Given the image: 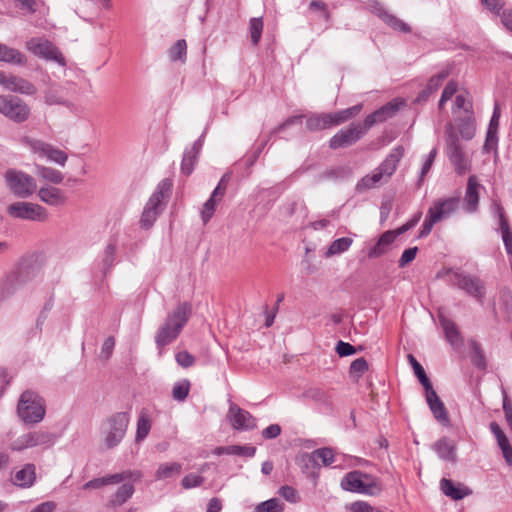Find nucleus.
I'll use <instances>...</instances> for the list:
<instances>
[{
    "label": "nucleus",
    "mask_w": 512,
    "mask_h": 512,
    "mask_svg": "<svg viewBox=\"0 0 512 512\" xmlns=\"http://www.w3.org/2000/svg\"><path fill=\"white\" fill-rule=\"evenodd\" d=\"M191 315V305L187 302L178 304L173 312L167 315L165 322L155 335L158 348H163L177 339Z\"/></svg>",
    "instance_id": "nucleus-1"
},
{
    "label": "nucleus",
    "mask_w": 512,
    "mask_h": 512,
    "mask_svg": "<svg viewBox=\"0 0 512 512\" xmlns=\"http://www.w3.org/2000/svg\"><path fill=\"white\" fill-rule=\"evenodd\" d=\"M403 156L404 148L402 146L393 148L371 174H367L358 181L356 189L361 192L372 189L382 182L386 183L396 171Z\"/></svg>",
    "instance_id": "nucleus-2"
},
{
    "label": "nucleus",
    "mask_w": 512,
    "mask_h": 512,
    "mask_svg": "<svg viewBox=\"0 0 512 512\" xmlns=\"http://www.w3.org/2000/svg\"><path fill=\"white\" fill-rule=\"evenodd\" d=\"M129 422L130 417L126 412H116L101 422L100 435L107 449H113L122 442Z\"/></svg>",
    "instance_id": "nucleus-3"
},
{
    "label": "nucleus",
    "mask_w": 512,
    "mask_h": 512,
    "mask_svg": "<svg viewBox=\"0 0 512 512\" xmlns=\"http://www.w3.org/2000/svg\"><path fill=\"white\" fill-rule=\"evenodd\" d=\"M446 274L449 285L462 290L480 304L484 303L486 285L479 276L452 269L447 270Z\"/></svg>",
    "instance_id": "nucleus-4"
},
{
    "label": "nucleus",
    "mask_w": 512,
    "mask_h": 512,
    "mask_svg": "<svg viewBox=\"0 0 512 512\" xmlns=\"http://www.w3.org/2000/svg\"><path fill=\"white\" fill-rule=\"evenodd\" d=\"M17 413L26 424L39 423L45 417V401L36 392L26 390L20 396Z\"/></svg>",
    "instance_id": "nucleus-5"
},
{
    "label": "nucleus",
    "mask_w": 512,
    "mask_h": 512,
    "mask_svg": "<svg viewBox=\"0 0 512 512\" xmlns=\"http://www.w3.org/2000/svg\"><path fill=\"white\" fill-rule=\"evenodd\" d=\"M172 183L168 179L162 180L146 203L141 215L140 225L143 229H150L163 210V201L169 196Z\"/></svg>",
    "instance_id": "nucleus-6"
},
{
    "label": "nucleus",
    "mask_w": 512,
    "mask_h": 512,
    "mask_svg": "<svg viewBox=\"0 0 512 512\" xmlns=\"http://www.w3.org/2000/svg\"><path fill=\"white\" fill-rule=\"evenodd\" d=\"M4 178L7 187L18 198H28L37 190L35 179L21 170L8 169Z\"/></svg>",
    "instance_id": "nucleus-7"
},
{
    "label": "nucleus",
    "mask_w": 512,
    "mask_h": 512,
    "mask_svg": "<svg viewBox=\"0 0 512 512\" xmlns=\"http://www.w3.org/2000/svg\"><path fill=\"white\" fill-rule=\"evenodd\" d=\"M0 114L15 123H23L29 119L31 109L20 97L7 94L0 95Z\"/></svg>",
    "instance_id": "nucleus-8"
},
{
    "label": "nucleus",
    "mask_w": 512,
    "mask_h": 512,
    "mask_svg": "<svg viewBox=\"0 0 512 512\" xmlns=\"http://www.w3.org/2000/svg\"><path fill=\"white\" fill-rule=\"evenodd\" d=\"M445 141L446 154L451 164L458 174L465 173L468 170L467 160L459 137L451 124L447 126Z\"/></svg>",
    "instance_id": "nucleus-9"
},
{
    "label": "nucleus",
    "mask_w": 512,
    "mask_h": 512,
    "mask_svg": "<svg viewBox=\"0 0 512 512\" xmlns=\"http://www.w3.org/2000/svg\"><path fill=\"white\" fill-rule=\"evenodd\" d=\"M341 487L349 492L367 495H374L375 491L378 490L371 476L361 471L347 473L341 481Z\"/></svg>",
    "instance_id": "nucleus-10"
},
{
    "label": "nucleus",
    "mask_w": 512,
    "mask_h": 512,
    "mask_svg": "<svg viewBox=\"0 0 512 512\" xmlns=\"http://www.w3.org/2000/svg\"><path fill=\"white\" fill-rule=\"evenodd\" d=\"M8 214L17 219L44 222L49 218L47 209L32 202H14L7 208Z\"/></svg>",
    "instance_id": "nucleus-11"
},
{
    "label": "nucleus",
    "mask_w": 512,
    "mask_h": 512,
    "mask_svg": "<svg viewBox=\"0 0 512 512\" xmlns=\"http://www.w3.org/2000/svg\"><path fill=\"white\" fill-rule=\"evenodd\" d=\"M56 436L53 433L44 430H36L19 436L11 444V449L22 451L27 448L43 447L49 448L54 445Z\"/></svg>",
    "instance_id": "nucleus-12"
},
{
    "label": "nucleus",
    "mask_w": 512,
    "mask_h": 512,
    "mask_svg": "<svg viewBox=\"0 0 512 512\" xmlns=\"http://www.w3.org/2000/svg\"><path fill=\"white\" fill-rule=\"evenodd\" d=\"M25 143L40 158H46L47 161L54 162L60 166H64L67 162L68 155L49 143L30 138L25 139Z\"/></svg>",
    "instance_id": "nucleus-13"
},
{
    "label": "nucleus",
    "mask_w": 512,
    "mask_h": 512,
    "mask_svg": "<svg viewBox=\"0 0 512 512\" xmlns=\"http://www.w3.org/2000/svg\"><path fill=\"white\" fill-rule=\"evenodd\" d=\"M27 49L34 55L57 62L64 66L65 58L59 49L49 40L41 38H31L26 43Z\"/></svg>",
    "instance_id": "nucleus-14"
},
{
    "label": "nucleus",
    "mask_w": 512,
    "mask_h": 512,
    "mask_svg": "<svg viewBox=\"0 0 512 512\" xmlns=\"http://www.w3.org/2000/svg\"><path fill=\"white\" fill-rule=\"evenodd\" d=\"M230 181V174L225 173L221 177L215 189L212 191L209 199L203 204L200 216L203 224H207L213 217L217 205L222 201Z\"/></svg>",
    "instance_id": "nucleus-15"
},
{
    "label": "nucleus",
    "mask_w": 512,
    "mask_h": 512,
    "mask_svg": "<svg viewBox=\"0 0 512 512\" xmlns=\"http://www.w3.org/2000/svg\"><path fill=\"white\" fill-rule=\"evenodd\" d=\"M365 135V129H362L360 123H353L347 128L339 130L330 140L331 149L349 147L359 141Z\"/></svg>",
    "instance_id": "nucleus-16"
},
{
    "label": "nucleus",
    "mask_w": 512,
    "mask_h": 512,
    "mask_svg": "<svg viewBox=\"0 0 512 512\" xmlns=\"http://www.w3.org/2000/svg\"><path fill=\"white\" fill-rule=\"evenodd\" d=\"M459 197L441 198L434 201L427 213L438 223L449 218L459 207Z\"/></svg>",
    "instance_id": "nucleus-17"
},
{
    "label": "nucleus",
    "mask_w": 512,
    "mask_h": 512,
    "mask_svg": "<svg viewBox=\"0 0 512 512\" xmlns=\"http://www.w3.org/2000/svg\"><path fill=\"white\" fill-rule=\"evenodd\" d=\"M26 272L22 269L10 272L0 284V297L6 299L15 294L26 282Z\"/></svg>",
    "instance_id": "nucleus-18"
},
{
    "label": "nucleus",
    "mask_w": 512,
    "mask_h": 512,
    "mask_svg": "<svg viewBox=\"0 0 512 512\" xmlns=\"http://www.w3.org/2000/svg\"><path fill=\"white\" fill-rule=\"evenodd\" d=\"M231 425L236 430H250L256 427L254 417L236 404H231L228 411Z\"/></svg>",
    "instance_id": "nucleus-19"
},
{
    "label": "nucleus",
    "mask_w": 512,
    "mask_h": 512,
    "mask_svg": "<svg viewBox=\"0 0 512 512\" xmlns=\"http://www.w3.org/2000/svg\"><path fill=\"white\" fill-rule=\"evenodd\" d=\"M203 135L199 137L191 147L184 150L181 161V173L184 176H190L198 162L199 154L203 147Z\"/></svg>",
    "instance_id": "nucleus-20"
},
{
    "label": "nucleus",
    "mask_w": 512,
    "mask_h": 512,
    "mask_svg": "<svg viewBox=\"0 0 512 512\" xmlns=\"http://www.w3.org/2000/svg\"><path fill=\"white\" fill-rule=\"evenodd\" d=\"M426 402L434 416V418L441 424H449V416L447 409L442 400L437 395L433 386L425 390Z\"/></svg>",
    "instance_id": "nucleus-21"
},
{
    "label": "nucleus",
    "mask_w": 512,
    "mask_h": 512,
    "mask_svg": "<svg viewBox=\"0 0 512 512\" xmlns=\"http://www.w3.org/2000/svg\"><path fill=\"white\" fill-rule=\"evenodd\" d=\"M483 186L478 182L476 176L468 178L463 205L467 213H475L478 210L479 194Z\"/></svg>",
    "instance_id": "nucleus-22"
},
{
    "label": "nucleus",
    "mask_w": 512,
    "mask_h": 512,
    "mask_svg": "<svg viewBox=\"0 0 512 512\" xmlns=\"http://www.w3.org/2000/svg\"><path fill=\"white\" fill-rule=\"evenodd\" d=\"M501 117V109L498 102H495L493 113L491 119L489 121L486 139L484 143V150L489 152L492 149L496 148L498 143V129H499V121Z\"/></svg>",
    "instance_id": "nucleus-23"
},
{
    "label": "nucleus",
    "mask_w": 512,
    "mask_h": 512,
    "mask_svg": "<svg viewBox=\"0 0 512 512\" xmlns=\"http://www.w3.org/2000/svg\"><path fill=\"white\" fill-rule=\"evenodd\" d=\"M11 481L20 488H30L36 481V467L34 464L27 463L21 469L15 471Z\"/></svg>",
    "instance_id": "nucleus-24"
},
{
    "label": "nucleus",
    "mask_w": 512,
    "mask_h": 512,
    "mask_svg": "<svg viewBox=\"0 0 512 512\" xmlns=\"http://www.w3.org/2000/svg\"><path fill=\"white\" fill-rule=\"evenodd\" d=\"M302 460L306 463V466H318L322 463L324 466L331 465L334 462V451L331 448H319L314 450L310 454H305Z\"/></svg>",
    "instance_id": "nucleus-25"
},
{
    "label": "nucleus",
    "mask_w": 512,
    "mask_h": 512,
    "mask_svg": "<svg viewBox=\"0 0 512 512\" xmlns=\"http://www.w3.org/2000/svg\"><path fill=\"white\" fill-rule=\"evenodd\" d=\"M396 238L397 236L395 232H393V230H388L384 232L379 237L378 241L369 249L368 257L378 258L387 253Z\"/></svg>",
    "instance_id": "nucleus-26"
},
{
    "label": "nucleus",
    "mask_w": 512,
    "mask_h": 512,
    "mask_svg": "<svg viewBox=\"0 0 512 512\" xmlns=\"http://www.w3.org/2000/svg\"><path fill=\"white\" fill-rule=\"evenodd\" d=\"M38 197L42 202L50 206H60L66 202L64 192L54 186L41 187L38 191Z\"/></svg>",
    "instance_id": "nucleus-27"
},
{
    "label": "nucleus",
    "mask_w": 512,
    "mask_h": 512,
    "mask_svg": "<svg viewBox=\"0 0 512 512\" xmlns=\"http://www.w3.org/2000/svg\"><path fill=\"white\" fill-rule=\"evenodd\" d=\"M440 488L444 495L453 500H461L471 494V490L463 484H455L452 480L443 478L440 481Z\"/></svg>",
    "instance_id": "nucleus-28"
},
{
    "label": "nucleus",
    "mask_w": 512,
    "mask_h": 512,
    "mask_svg": "<svg viewBox=\"0 0 512 512\" xmlns=\"http://www.w3.org/2000/svg\"><path fill=\"white\" fill-rule=\"evenodd\" d=\"M7 90L27 96H33L37 92V88L32 82L15 75H11Z\"/></svg>",
    "instance_id": "nucleus-29"
},
{
    "label": "nucleus",
    "mask_w": 512,
    "mask_h": 512,
    "mask_svg": "<svg viewBox=\"0 0 512 512\" xmlns=\"http://www.w3.org/2000/svg\"><path fill=\"white\" fill-rule=\"evenodd\" d=\"M0 62L23 66L26 64V56L13 47L0 43Z\"/></svg>",
    "instance_id": "nucleus-30"
},
{
    "label": "nucleus",
    "mask_w": 512,
    "mask_h": 512,
    "mask_svg": "<svg viewBox=\"0 0 512 512\" xmlns=\"http://www.w3.org/2000/svg\"><path fill=\"white\" fill-rule=\"evenodd\" d=\"M256 453V448L250 445H230V446H220L214 450V454L216 455H237L244 457H253Z\"/></svg>",
    "instance_id": "nucleus-31"
},
{
    "label": "nucleus",
    "mask_w": 512,
    "mask_h": 512,
    "mask_svg": "<svg viewBox=\"0 0 512 512\" xmlns=\"http://www.w3.org/2000/svg\"><path fill=\"white\" fill-rule=\"evenodd\" d=\"M433 448L441 459L450 462L456 460V447L447 438L444 437L436 441Z\"/></svg>",
    "instance_id": "nucleus-32"
},
{
    "label": "nucleus",
    "mask_w": 512,
    "mask_h": 512,
    "mask_svg": "<svg viewBox=\"0 0 512 512\" xmlns=\"http://www.w3.org/2000/svg\"><path fill=\"white\" fill-rule=\"evenodd\" d=\"M306 127L310 131H318L332 127L329 113L312 114L306 119Z\"/></svg>",
    "instance_id": "nucleus-33"
},
{
    "label": "nucleus",
    "mask_w": 512,
    "mask_h": 512,
    "mask_svg": "<svg viewBox=\"0 0 512 512\" xmlns=\"http://www.w3.org/2000/svg\"><path fill=\"white\" fill-rule=\"evenodd\" d=\"M495 212L499 219V231L501 232L504 246H512V230L509 227L504 209L500 204H495Z\"/></svg>",
    "instance_id": "nucleus-34"
},
{
    "label": "nucleus",
    "mask_w": 512,
    "mask_h": 512,
    "mask_svg": "<svg viewBox=\"0 0 512 512\" xmlns=\"http://www.w3.org/2000/svg\"><path fill=\"white\" fill-rule=\"evenodd\" d=\"M440 324L444 330L445 337L451 345H457L460 340V333L456 324L445 316H439Z\"/></svg>",
    "instance_id": "nucleus-35"
},
{
    "label": "nucleus",
    "mask_w": 512,
    "mask_h": 512,
    "mask_svg": "<svg viewBox=\"0 0 512 512\" xmlns=\"http://www.w3.org/2000/svg\"><path fill=\"white\" fill-rule=\"evenodd\" d=\"M362 110V104H357L347 109H343L334 113H329L332 117V127L340 125L349 119L355 117Z\"/></svg>",
    "instance_id": "nucleus-36"
},
{
    "label": "nucleus",
    "mask_w": 512,
    "mask_h": 512,
    "mask_svg": "<svg viewBox=\"0 0 512 512\" xmlns=\"http://www.w3.org/2000/svg\"><path fill=\"white\" fill-rule=\"evenodd\" d=\"M35 170L39 177L53 184H60L64 179L62 172L52 167L36 164Z\"/></svg>",
    "instance_id": "nucleus-37"
},
{
    "label": "nucleus",
    "mask_w": 512,
    "mask_h": 512,
    "mask_svg": "<svg viewBox=\"0 0 512 512\" xmlns=\"http://www.w3.org/2000/svg\"><path fill=\"white\" fill-rule=\"evenodd\" d=\"M135 489L133 484L125 483L121 485L116 493L110 499V505L113 507L123 505L128 499H130Z\"/></svg>",
    "instance_id": "nucleus-38"
},
{
    "label": "nucleus",
    "mask_w": 512,
    "mask_h": 512,
    "mask_svg": "<svg viewBox=\"0 0 512 512\" xmlns=\"http://www.w3.org/2000/svg\"><path fill=\"white\" fill-rule=\"evenodd\" d=\"M182 465L178 462H170L161 464L156 473L155 478L157 480H165L168 478H172L181 473Z\"/></svg>",
    "instance_id": "nucleus-39"
},
{
    "label": "nucleus",
    "mask_w": 512,
    "mask_h": 512,
    "mask_svg": "<svg viewBox=\"0 0 512 512\" xmlns=\"http://www.w3.org/2000/svg\"><path fill=\"white\" fill-rule=\"evenodd\" d=\"M350 170L345 166L331 167L323 171L319 176L318 180H340L345 179L349 176Z\"/></svg>",
    "instance_id": "nucleus-40"
},
{
    "label": "nucleus",
    "mask_w": 512,
    "mask_h": 512,
    "mask_svg": "<svg viewBox=\"0 0 512 512\" xmlns=\"http://www.w3.org/2000/svg\"><path fill=\"white\" fill-rule=\"evenodd\" d=\"M458 128L463 139L471 140L475 136L476 132L475 119L471 115L460 119Z\"/></svg>",
    "instance_id": "nucleus-41"
},
{
    "label": "nucleus",
    "mask_w": 512,
    "mask_h": 512,
    "mask_svg": "<svg viewBox=\"0 0 512 512\" xmlns=\"http://www.w3.org/2000/svg\"><path fill=\"white\" fill-rule=\"evenodd\" d=\"M408 360L410 365L413 368L414 374L418 378L419 382L422 384L424 390H427L428 388L432 387V383L428 376L426 375V372L422 365L416 360V358L412 355H408Z\"/></svg>",
    "instance_id": "nucleus-42"
},
{
    "label": "nucleus",
    "mask_w": 512,
    "mask_h": 512,
    "mask_svg": "<svg viewBox=\"0 0 512 512\" xmlns=\"http://www.w3.org/2000/svg\"><path fill=\"white\" fill-rule=\"evenodd\" d=\"M353 239L349 237H342L334 240L327 252L326 256H333V255H339L343 252H346L352 245Z\"/></svg>",
    "instance_id": "nucleus-43"
},
{
    "label": "nucleus",
    "mask_w": 512,
    "mask_h": 512,
    "mask_svg": "<svg viewBox=\"0 0 512 512\" xmlns=\"http://www.w3.org/2000/svg\"><path fill=\"white\" fill-rule=\"evenodd\" d=\"M141 477H142L141 472L136 471V470L135 471L126 470L121 473H115L112 475L105 476L107 485L108 484H117V483H120V482L128 480V479L137 481V480H140Z\"/></svg>",
    "instance_id": "nucleus-44"
},
{
    "label": "nucleus",
    "mask_w": 512,
    "mask_h": 512,
    "mask_svg": "<svg viewBox=\"0 0 512 512\" xmlns=\"http://www.w3.org/2000/svg\"><path fill=\"white\" fill-rule=\"evenodd\" d=\"M151 429V420L148 415L145 413H141L137 420V429L135 441L141 442L143 441L149 434Z\"/></svg>",
    "instance_id": "nucleus-45"
},
{
    "label": "nucleus",
    "mask_w": 512,
    "mask_h": 512,
    "mask_svg": "<svg viewBox=\"0 0 512 512\" xmlns=\"http://www.w3.org/2000/svg\"><path fill=\"white\" fill-rule=\"evenodd\" d=\"M470 350H471V360H472L473 365L479 369H485L486 368V358H485V355H484L481 345L476 341H472L470 343Z\"/></svg>",
    "instance_id": "nucleus-46"
},
{
    "label": "nucleus",
    "mask_w": 512,
    "mask_h": 512,
    "mask_svg": "<svg viewBox=\"0 0 512 512\" xmlns=\"http://www.w3.org/2000/svg\"><path fill=\"white\" fill-rule=\"evenodd\" d=\"M369 369V364L364 357L355 359L349 368V374L355 380H359Z\"/></svg>",
    "instance_id": "nucleus-47"
},
{
    "label": "nucleus",
    "mask_w": 512,
    "mask_h": 512,
    "mask_svg": "<svg viewBox=\"0 0 512 512\" xmlns=\"http://www.w3.org/2000/svg\"><path fill=\"white\" fill-rule=\"evenodd\" d=\"M190 391V381L187 379H183L174 384L172 388V397L174 400L183 402Z\"/></svg>",
    "instance_id": "nucleus-48"
},
{
    "label": "nucleus",
    "mask_w": 512,
    "mask_h": 512,
    "mask_svg": "<svg viewBox=\"0 0 512 512\" xmlns=\"http://www.w3.org/2000/svg\"><path fill=\"white\" fill-rule=\"evenodd\" d=\"M263 20L261 17L251 18L249 22L250 37L253 45H258L263 32Z\"/></svg>",
    "instance_id": "nucleus-49"
},
{
    "label": "nucleus",
    "mask_w": 512,
    "mask_h": 512,
    "mask_svg": "<svg viewBox=\"0 0 512 512\" xmlns=\"http://www.w3.org/2000/svg\"><path fill=\"white\" fill-rule=\"evenodd\" d=\"M283 509V503L278 498H272L258 504L255 512H282Z\"/></svg>",
    "instance_id": "nucleus-50"
},
{
    "label": "nucleus",
    "mask_w": 512,
    "mask_h": 512,
    "mask_svg": "<svg viewBox=\"0 0 512 512\" xmlns=\"http://www.w3.org/2000/svg\"><path fill=\"white\" fill-rule=\"evenodd\" d=\"M45 103L47 105H66L67 101L61 95L58 88L50 87L45 91Z\"/></svg>",
    "instance_id": "nucleus-51"
},
{
    "label": "nucleus",
    "mask_w": 512,
    "mask_h": 512,
    "mask_svg": "<svg viewBox=\"0 0 512 512\" xmlns=\"http://www.w3.org/2000/svg\"><path fill=\"white\" fill-rule=\"evenodd\" d=\"M383 22L395 31H400L403 33L411 32V27L407 23L391 13L386 16V19Z\"/></svg>",
    "instance_id": "nucleus-52"
},
{
    "label": "nucleus",
    "mask_w": 512,
    "mask_h": 512,
    "mask_svg": "<svg viewBox=\"0 0 512 512\" xmlns=\"http://www.w3.org/2000/svg\"><path fill=\"white\" fill-rule=\"evenodd\" d=\"M399 110V104L391 101L380 109L374 111L376 115L381 119V123L391 118Z\"/></svg>",
    "instance_id": "nucleus-53"
},
{
    "label": "nucleus",
    "mask_w": 512,
    "mask_h": 512,
    "mask_svg": "<svg viewBox=\"0 0 512 512\" xmlns=\"http://www.w3.org/2000/svg\"><path fill=\"white\" fill-rule=\"evenodd\" d=\"M447 77H448V72H446V71H442V72L438 73L437 75L432 76L429 79L428 84H427L426 88L424 89V92L425 93L427 92V94L434 93L443 84L444 80Z\"/></svg>",
    "instance_id": "nucleus-54"
},
{
    "label": "nucleus",
    "mask_w": 512,
    "mask_h": 512,
    "mask_svg": "<svg viewBox=\"0 0 512 512\" xmlns=\"http://www.w3.org/2000/svg\"><path fill=\"white\" fill-rule=\"evenodd\" d=\"M187 44L184 39L178 40L170 49V58L173 61L181 60L186 56Z\"/></svg>",
    "instance_id": "nucleus-55"
},
{
    "label": "nucleus",
    "mask_w": 512,
    "mask_h": 512,
    "mask_svg": "<svg viewBox=\"0 0 512 512\" xmlns=\"http://www.w3.org/2000/svg\"><path fill=\"white\" fill-rule=\"evenodd\" d=\"M204 481L205 478L203 476L190 473L182 479L181 485L184 489H191L201 486L204 483Z\"/></svg>",
    "instance_id": "nucleus-56"
},
{
    "label": "nucleus",
    "mask_w": 512,
    "mask_h": 512,
    "mask_svg": "<svg viewBox=\"0 0 512 512\" xmlns=\"http://www.w3.org/2000/svg\"><path fill=\"white\" fill-rule=\"evenodd\" d=\"M177 364L183 368H189L195 364V357L187 351H179L175 355Z\"/></svg>",
    "instance_id": "nucleus-57"
},
{
    "label": "nucleus",
    "mask_w": 512,
    "mask_h": 512,
    "mask_svg": "<svg viewBox=\"0 0 512 512\" xmlns=\"http://www.w3.org/2000/svg\"><path fill=\"white\" fill-rule=\"evenodd\" d=\"M116 242L110 241L104 251L103 264L106 268H110L115 260Z\"/></svg>",
    "instance_id": "nucleus-58"
},
{
    "label": "nucleus",
    "mask_w": 512,
    "mask_h": 512,
    "mask_svg": "<svg viewBox=\"0 0 512 512\" xmlns=\"http://www.w3.org/2000/svg\"><path fill=\"white\" fill-rule=\"evenodd\" d=\"M309 10L320 12L325 21L331 19L327 4L322 0H312L309 4Z\"/></svg>",
    "instance_id": "nucleus-59"
},
{
    "label": "nucleus",
    "mask_w": 512,
    "mask_h": 512,
    "mask_svg": "<svg viewBox=\"0 0 512 512\" xmlns=\"http://www.w3.org/2000/svg\"><path fill=\"white\" fill-rule=\"evenodd\" d=\"M436 155H437L436 148L432 149L429 152V154L427 155V157L421 167L419 183H421L424 180V177L429 173V171L433 165V162L435 160Z\"/></svg>",
    "instance_id": "nucleus-60"
},
{
    "label": "nucleus",
    "mask_w": 512,
    "mask_h": 512,
    "mask_svg": "<svg viewBox=\"0 0 512 512\" xmlns=\"http://www.w3.org/2000/svg\"><path fill=\"white\" fill-rule=\"evenodd\" d=\"M279 494L290 503H297L300 501L298 491L291 486H282L279 490Z\"/></svg>",
    "instance_id": "nucleus-61"
},
{
    "label": "nucleus",
    "mask_w": 512,
    "mask_h": 512,
    "mask_svg": "<svg viewBox=\"0 0 512 512\" xmlns=\"http://www.w3.org/2000/svg\"><path fill=\"white\" fill-rule=\"evenodd\" d=\"M421 217H422V213L421 212H417L416 214H414L412 216L411 219H409L406 223H404L403 225L398 227L396 230H393V232H395L397 237L402 235V234H404L408 230H410L413 227H415L417 225V223L420 221Z\"/></svg>",
    "instance_id": "nucleus-62"
},
{
    "label": "nucleus",
    "mask_w": 512,
    "mask_h": 512,
    "mask_svg": "<svg viewBox=\"0 0 512 512\" xmlns=\"http://www.w3.org/2000/svg\"><path fill=\"white\" fill-rule=\"evenodd\" d=\"M417 251H418L417 247H411V248L404 250L399 261H398L399 267L404 268L409 263H411L415 259Z\"/></svg>",
    "instance_id": "nucleus-63"
},
{
    "label": "nucleus",
    "mask_w": 512,
    "mask_h": 512,
    "mask_svg": "<svg viewBox=\"0 0 512 512\" xmlns=\"http://www.w3.org/2000/svg\"><path fill=\"white\" fill-rule=\"evenodd\" d=\"M340 357L350 356L356 353V348L350 343L339 340L335 348Z\"/></svg>",
    "instance_id": "nucleus-64"
}]
</instances>
